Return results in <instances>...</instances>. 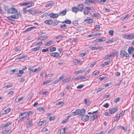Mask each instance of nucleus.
<instances>
[{"instance_id": "16", "label": "nucleus", "mask_w": 134, "mask_h": 134, "mask_svg": "<svg viewBox=\"0 0 134 134\" xmlns=\"http://www.w3.org/2000/svg\"><path fill=\"white\" fill-rule=\"evenodd\" d=\"M134 50V48L132 47H129L128 50V51L129 53V54H131L132 53Z\"/></svg>"}, {"instance_id": "59", "label": "nucleus", "mask_w": 134, "mask_h": 134, "mask_svg": "<svg viewBox=\"0 0 134 134\" xmlns=\"http://www.w3.org/2000/svg\"><path fill=\"white\" fill-rule=\"evenodd\" d=\"M34 94H32L28 98L27 100H30L32 98L33 96L34 95Z\"/></svg>"}, {"instance_id": "21", "label": "nucleus", "mask_w": 134, "mask_h": 134, "mask_svg": "<svg viewBox=\"0 0 134 134\" xmlns=\"http://www.w3.org/2000/svg\"><path fill=\"white\" fill-rule=\"evenodd\" d=\"M66 129V127H64L63 129H61L60 130V134H64L65 133Z\"/></svg>"}, {"instance_id": "19", "label": "nucleus", "mask_w": 134, "mask_h": 134, "mask_svg": "<svg viewBox=\"0 0 134 134\" xmlns=\"http://www.w3.org/2000/svg\"><path fill=\"white\" fill-rule=\"evenodd\" d=\"M94 1L92 0H86L84 2L86 4H89L92 3H93Z\"/></svg>"}, {"instance_id": "10", "label": "nucleus", "mask_w": 134, "mask_h": 134, "mask_svg": "<svg viewBox=\"0 0 134 134\" xmlns=\"http://www.w3.org/2000/svg\"><path fill=\"white\" fill-rule=\"evenodd\" d=\"M32 125L33 124L32 120H30L27 122L26 126L27 128H30L32 126Z\"/></svg>"}, {"instance_id": "12", "label": "nucleus", "mask_w": 134, "mask_h": 134, "mask_svg": "<svg viewBox=\"0 0 134 134\" xmlns=\"http://www.w3.org/2000/svg\"><path fill=\"white\" fill-rule=\"evenodd\" d=\"M25 115L24 116L27 118L29 117V115L27 113H26V112H23L21 113L19 115V116L20 117L21 116H23Z\"/></svg>"}, {"instance_id": "62", "label": "nucleus", "mask_w": 134, "mask_h": 134, "mask_svg": "<svg viewBox=\"0 0 134 134\" xmlns=\"http://www.w3.org/2000/svg\"><path fill=\"white\" fill-rule=\"evenodd\" d=\"M92 50H96V47L91 46L89 47Z\"/></svg>"}, {"instance_id": "38", "label": "nucleus", "mask_w": 134, "mask_h": 134, "mask_svg": "<svg viewBox=\"0 0 134 134\" xmlns=\"http://www.w3.org/2000/svg\"><path fill=\"white\" fill-rule=\"evenodd\" d=\"M13 85L12 84H11L10 85H7V86H5L3 87V88H9L11 87Z\"/></svg>"}, {"instance_id": "52", "label": "nucleus", "mask_w": 134, "mask_h": 134, "mask_svg": "<svg viewBox=\"0 0 134 134\" xmlns=\"http://www.w3.org/2000/svg\"><path fill=\"white\" fill-rule=\"evenodd\" d=\"M131 116L132 120L134 121V110L132 111L131 113Z\"/></svg>"}, {"instance_id": "33", "label": "nucleus", "mask_w": 134, "mask_h": 134, "mask_svg": "<svg viewBox=\"0 0 134 134\" xmlns=\"http://www.w3.org/2000/svg\"><path fill=\"white\" fill-rule=\"evenodd\" d=\"M62 23H65L66 24H70L71 23V22L70 20H65V21H63Z\"/></svg>"}, {"instance_id": "50", "label": "nucleus", "mask_w": 134, "mask_h": 134, "mask_svg": "<svg viewBox=\"0 0 134 134\" xmlns=\"http://www.w3.org/2000/svg\"><path fill=\"white\" fill-rule=\"evenodd\" d=\"M100 29V26L99 25H96L95 28V29L97 31L99 30Z\"/></svg>"}, {"instance_id": "9", "label": "nucleus", "mask_w": 134, "mask_h": 134, "mask_svg": "<svg viewBox=\"0 0 134 134\" xmlns=\"http://www.w3.org/2000/svg\"><path fill=\"white\" fill-rule=\"evenodd\" d=\"M50 55L51 56L56 58H58L59 56V53L57 52L51 53H50Z\"/></svg>"}, {"instance_id": "1", "label": "nucleus", "mask_w": 134, "mask_h": 134, "mask_svg": "<svg viewBox=\"0 0 134 134\" xmlns=\"http://www.w3.org/2000/svg\"><path fill=\"white\" fill-rule=\"evenodd\" d=\"M85 110L83 109H82L81 110L78 109L75 112H72L71 114L74 116L79 115L82 116L85 114Z\"/></svg>"}, {"instance_id": "13", "label": "nucleus", "mask_w": 134, "mask_h": 134, "mask_svg": "<svg viewBox=\"0 0 134 134\" xmlns=\"http://www.w3.org/2000/svg\"><path fill=\"white\" fill-rule=\"evenodd\" d=\"M59 16V15L58 14L52 13L50 14V17L53 18H57Z\"/></svg>"}, {"instance_id": "48", "label": "nucleus", "mask_w": 134, "mask_h": 134, "mask_svg": "<svg viewBox=\"0 0 134 134\" xmlns=\"http://www.w3.org/2000/svg\"><path fill=\"white\" fill-rule=\"evenodd\" d=\"M97 36V34H91L90 35H87V37H93L95 36Z\"/></svg>"}, {"instance_id": "35", "label": "nucleus", "mask_w": 134, "mask_h": 134, "mask_svg": "<svg viewBox=\"0 0 134 134\" xmlns=\"http://www.w3.org/2000/svg\"><path fill=\"white\" fill-rule=\"evenodd\" d=\"M84 71L83 70H80L79 71H76L74 72L75 74H78L80 73H83Z\"/></svg>"}, {"instance_id": "43", "label": "nucleus", "mask_w": 134, "mask_h": 134, "mask_svg": "<svg viewBox=\"0 0 134 134\" xmlns=\"http://www.w3.org/2000/svg\"><path fill=\"white\" fill-rule=\"evenodd\" d=\"M27 119V118L23 116V117L21 118L20 119H19L18 120V122H21V121L25 119Z\"/></svg>"}, {"instance_id": "32", "label": "nucleus", "mask_w": 134, "mask_h": 134, "mask_svg": "<svg viewBox=\"0 0 134 134\" xmlns=\"http://www.w3.org/2000/svg\"><path fill=\"white\" fill-rule=\"evenodd\" d=\"M60 27L63 30L66 29L67 28L66 25L65 24L60 26Z\"/></svg>"}, {"instance_id": "41", "label": "nucleus", "mask_w": 134, "mask_h": 134, "mask_svg": "<svg viewBox=\"0 0 134 134\" xmlns=\"http://www.w3.org/2000/svg\"><path fill=\"white\" fill-rule=\"evenodd\" d=\"M31 3V2H27L24 3H23L21 4L20 5H22V6L28 5L29 4Z\"/></svg>"}, {"instance_id": "55", "label": "nucleus", "mask_w": 134, "mask_h": 134, "mask_svg": "<svg viewBox=\"0 0 134 134\" xmlns=\"http://www.w3.org/2000/svg\"><path fill=\"white\" fill-rule=\"evenodd\" d=\"M124 111H122L121 113H120L118 115L119 116H120V118L124 115Z\"/></svg>"}, {"instance_id": "15", "label": "nucleus", "mask_w": 134, "mask_h": 134, "mask_svg": "<svg viewBox=\"0 0 134 134\" xmlns=\"http://www.w3.org/2000/svg\"><path fill=\"white\" fill-rule=\"evenodd\" d=\"M67 11L66 9L64 10L61 11L59 13V15L61 16L65 15Z\"/></svg>"}, {"instance_id": "17", "label": "nucleus", "mask_w": 134, "mask_h": 134, "mask_svg": "<svg viewBox=\"0 0 134 134\" xmlns=\"http://www.w3.org/2000/svg\"><path fill=\"white\" fill-rule=\"evenodd\" d=\"M85 77L84 76H82L80 77H78L76 78H75L73 80L74 81H76L82 79H85Z\"/></svg>"}, {"instance_id": "54", "label": "nucleus", "mask_w": 134, "mask_h": 134, "mask_svg": "<svg viewBox=\"0 0 134 134\" xmlns=\"http://www.w3.org/2000/svg\"><path fill=\"white\" fill-rule=\"evenodd\" d=\"M99 39H98L96 40H95L93 42V44H96V43H98V42H99Z\"/></svg>"}, {"instance_id": "26", "label": "nucleus", "mask_w": 134, "mask_h": 134, "mask_svg": "<svg viewBox=\"0 0 134 134\" xmlns=\"http://www.w3.org/2000/svg\"><path fill=\"white\" fill-rule=\"evenodd\" d=\"M72 12L76 13L77 12L79 11L77 8L75 7L72 8Z\"/></svg>"}, {"instance_id": "42", "label": "nucleus", "mask_w": 134, "mask_h": 134, "mask_svg": "<svg viewBox=\"0 0 134 134\" xmlns=\"http://www.w3.org/2000/svg\"><path fill=\"white\" fill-rule=\"evenodd\" d=\"M27 119V118L23 116V117L21 118L20 119H19L18 120V122H21V121L25 119Z\"/></svg>"}, {"instance_id": "20", "label": "nucleus", "mask_w": 134, "mask_h": 134, "mask_svg": "<svg viewBox=\"0 0 134 134\" xmlns=\"http://www.w3.org/2000/svg\"><path fill=\"white\" fill-rule=\"evenodd\" d=\"M70 78H66L63 80L62 82L63 83H68L70 80Z\"/></svg>"}, {"instance_id": "14", "label": "nucleus", "mask_w": 134, "mask_h": 134, "mask_svg": "<svg viewBox=\"0 0 134 134\" xmlns=\"http://www.w3.org/2000/svg\"><path fill=\"white\" fill-rule=\"evenodd\" d=\"M44 23L48 25H51L52 24L53 22L52 20H46L44 21Z\"/></svg>"}, {"instance_id": "22", "label": "nucleus", "mask_w": 134, "mask_h": 134, "mask_svg": "<svg viewBox=\"0 0 134 134\" xmlns=\"http://www.w3.org/2000/svg\"><path fill=\"white\" fill-rule=\"evenodd\" d=\"M53 42V41L51 40L49 41L46 42L45 43V45L46 46H49L52 44Z\"/></svg>"}, {"instance_id": "3", "label": "nucleus", "mask_w": 134, "mask_h": 134, "mask_svg": "<svg viewBox=\"0 0 134 134\" xmlns=\"http://www.w3.org/2000/svg\"><path fill=\"white\" fill-rule=\"evenodd\" d=\"M18 12L17 10L14 8H11L7 10V13L8 14H15Z\"/></svg>"}, {"instance_id": "23", "label": "nucleus", "mask_w": 134, "mask_h": 134, "mask_svg": "<svg viewBox=\"0 0 134 134\" xmlns=\"http://www.w3.org/2000/svg\"><path fill=\"white\" fill-rule=\"evenodd\" d=\"M19 14H18L11 15V17L12 18L14 19H18L19 18Z\"/></svg>"}, {"instance_id": "28", "label": "nucleus", "mask_w": 134, "mask_h": 134, "mask_svg": "<svg viewBox=\"0 0 134 134\" xmlns=\"http://www.w3.org/2000/svg\"><path fill=\"white\" fill-rule=\"evenodd\" d=\"M47 38V37L46 36H41L38 38V40L42 41L44 39H46Z\"/></svg>"}, {"instance_id": "6", "label": "nucleus", "mask_w": 134, "mask_h": 134, "mask_svg": "<svg viewBox=\"0 0 134 134\" xmlns=\"http://www.w3.org/2000/svg\"><path fill=\"white\" fill-rule=\"evenodd\" d=\"M78 11L82 12L83 9V4H79L77 5V7Z\"/></svg>"}, {"instance_id": "11", "label": "nucleus", "mask_w": 134, "mask_h": 134, "mask_svg": "<svg viewBox=\"0 0 134 134\" xmlns=\"http://www.w3.org/2000/svg\"><path fill=\"white\" fill-rule=\"evenodd\" d=\"M46 124V121L45 120L43 121H40L39 122L38 124V126H45Z\"/></svg>"}, {"instance_id": "29", "label": "nucleus", "mask_w": 134, "mask_h": 134, "mask_svg": "<svg viewBox=\"0 0 134 134\" xmlns=\"http://www.w3.org/2000/svg\"><path fill=\"white\" fill-rule=\"evenodd\" d=\"M120 116H118V115H117L114 118L113 121L115 122L116 121H117L120 119Z\"/></svg>"}, {"instance_id": "49", "label": "nucleus", "mask_w": 134, "mask_h": 134, "mask_svg": "<svg viewBox=\"0 0 134 134\" xmlns=\"http://www.w3.org/2000/svg\"><path fill=\"white\" fill-rule=\"evenodd\" d=\"M51 80H48L46 81L43 82V85H46L47 84V83H49L51 82Z\"/></svg>"}, {"instance_id": "46", "label": "nucleus", "mask_w": 134, "mask_h": 134, "mask_svg": "<svg viewBox=\"0 0 134 134\" xmlns=\"http://www.w3.org/2000/svg\"><path fill=\"white\" fill-rule=\"evenodd\" d=\"M43 44L42 42H38L36 43H34V44H35V45H41Z\"/></svg>"}, {"instance_id": "34", "label": "nucleus", "mask_w": 134, "mask_h": 134, "mask_svg": "<svg viewBox=\"0 0 134 134\" xmlns=\"http://www.w3.org/2000/svg\"><path fill=\"white\" fill-rule=\"evenodd\" d=\"M26 56V55H24L20 57H18L16 58V59L19 60L21 59H24L25 58Z\"/></svg>"}, {"instance_id": "24", "label": "nucleus", "mask_w": 134, "mask_h": 134, "mask_svg": "<svg viewBox=\"0 0 134 134\" xmlns=\"http://www.w3.org/2000/svg\"><path fill=\"white\" fill-rule=\"evenodd\" d=\"M11 110V109L10 108L7 109L3 111V114H5L8 113Z\"/></svg>"}, {"instance_id": "63", "label": "nucleus", "mask_w": 134, "mask_h": 134, "mask_svg": "<svg viewBox=\"0 0 134 134\" xmlns=\"http://www.w3.org/2000/svg\"><path fill=\"white\" fill-rule=\"evenodd\" d=\"M69 120V119L67 118L66 119H64L62 121V122L63 123H64L67 122Z\"/></svg>"}, {"instance_id": "57", "label": "nucleus", "mask_w": 134, "mask_h": 134, "mask_svg": "<svg viewBox=\"0 0 134 134\" xmlns=\"http://www.w3.org/2000/svg\"><path fill=\"white\" fill-rule=\"evenodd\" d=\"M27 8L26 7V6L23 9V11L24 13H26L27 10H26V9Z\"/></svg>"}, {"instance_id": "45", "label": "nucleus", "mask_w": 134, "mask_h": 134, "mask_svg": "<svg viewBox=\"0 0 134 134\" xmlns=\"http://www.w3.org/2000/svg\"><path fill=\"white\" fill-rule=\"evenodd\" d=\"M115 41V40H113V39H111V40H110L106 41V43H113Z\"/></svg>"}, {"instance_id": "31", "label": "nucleus", "mask_w": 134, "mask_h": 134, "mask_svg": "<svg viewBox=\"0 0 134 134\" xmlns=\"http://www.w3.org/2000/svg\"><path fill=\"white\" fill-rule=\"evenodd\" d=\"M27 12L31 14L34 15V10H32V9H30L27 10Z\"/></svg>"}, {"instance_id": "5", "label": "nucleus", "mask_w": 134, "mask_h": 134, "mask_svg": "<svg viewBox=\"0 0 134 134\" xmlns=\"http://www.w3.org/2000/svg\"><path fill=\"white\" fill-rule=\"evenodd\" d=\"M27 68V67L26 66L23 67L21 70L19 71V73L16 74V76L18 77H20L21 76L22 74L24 73L23 71L25 69Z\"/></svg>"}, {"instance_id": "44", "label": "nucleus", "mask_w": 134, "mask_h": 134, "mask_svg": "<svg viewBox=\"0 0 134 134\" xmlns=\"http://www.w3.org/2000/svg\"><path fill=\"white\" fill-rule=\"evenodd\" d=\"M64 75H62L58 80L59 82L60 81L63 79L64 78Z\"/></svg>"}, {"instance_id": "51", "label": "nucleus", "mask_w": 134, "mask_h": 134, "mask_svg": "<svg viewBox=\"0 0 134 134\" xmlns=\"http://www.w3.org/2000/svg\"><path fill=\"white\" fill-rule=\"evenodd\" d=\"M83 13L84 14H85L88 15L89 13V12L85 8Z\"/></svg>"}, {"instance_id": "4", "label": "nucleus", "mask_w": 134, "mask_h": 134, "mask_svg": "<svg viewBox=\"0 0 134 134\" xmlns=\"http://www.w3.org/2000/svg\"><path fill=\"white\" fill-rule=\"evenodd\" d=\"M120 55L122 58H123L124 57L128 58L129 57V55L128 53L124 50L121 51Z\"/></svg>"}, {"instance_id": "18", "label": "nucleus", "mask_w": 134, "mask_h": 134, "mask_svg": "<svg viewBox=\"0 0 134 134\" xmlns=\"http://www.w3.org/2000/svg\"><path fill=\"white\" fill-rule=\"evenodd\" d=\"M84 21L88 24H90L93 21V20L92 19H87L84 20Z\"/></svg>"}, {"instance_id": "47", "label": "nucleus", "mask_w": 134, "mask_h": 134, "mask_svg": "<svg viewBox=\"0 0 134 134\" xmlns=\"http://www.w3.org/2000/svg\"><path fill=\"white\" fill-rule=\"evenodd\" d=\"M31 2V3L30 4V5L26 6L27 8H30L34 5V3L32 2Z\"/></svg>"}, {"instance_id": "56", "label": "nucleus", "mask_w": 134, "mask_h": 134, "mask_svg": "<svg viewBox=\"0 0 134 134\" xmlns=\"http://www.w3.org/2000/svg\"><path fill=\"white\" fill-rule=\"evenodd\" d=\"M9 131V130H4L3 131V134H5L6 133L8 132Z\"/></svg>"}, {"instance_id": "27", "label": "nucleus", "mask_w": 134, "mask_h": 134, "mask_svg": "<svg viewBox=\"0 0 134 134\" xmlns=\"http://www.w3.org/2000/svg\"><path fill=\"white\" fill-rule=\"evenodd\" d=\"M36 27H29L26 29L25 31H24V32H26L29 31L31 30L32 29L35 28Z\"/></svg>"}, {"instance_id": "37", "label": "nucleus", "mask_w": 134, "mask_h": 134, "mask_svg": "<svg viewBox=\"0 0 134 134\" xmlns=\"http://www.w3.org/2000/svg\"><path fill=\"white\" fill-rule=\"evenodd\" d=\"M42 12L41 11H40L39 10L36 11L34 10V15H35L36 14H39L41 13Z\"/></svg>"}, {"instance_id": "36", "label": "nucleus", "mask_w": 134, "mask_h": 134, "mask_svg": "<svg viewBox=\"0 0 134 134\" xmlns=\"http://www.w3.org/2000/svg\"><path fill=\"white\" fill-rule=\"evenodd\" d=\"M73 24L75 26H77L78 25V23L77 21L75 20L72 22Z\"/></svg>"}, {"instance_id": "40", "label": "nucleus", "mask_w": 134, "mask_h": 134, "mask_svg": "<svg viewBox=\"0 0 134 134\" xmlns=\"http://www.w3.org/2000/svg\"><path fill=\"white\" fill-rule=\"evenodd\" d=\"M110 63V62L109 61L105 62H104V64H102V66H104L105 65H108Z\"/></svg>"}, {"instance_id": "53", "label": "nucleus", "mask_w": 134, "mask_h": 134, "mask_svg": "<svg viewBox=\"0 0 134 134\" xmlns=\"http://www.w3.org/2000/svg\"><path fill=\"white\" fill-rule=\"evenodd\" d=\"M103 10L105 12H109L110 11V10L109 9L106 8H104L103 9Z\"/></svg>"}, {"instance_id": "64", "label": "nucleus", "mask_w": 134, "mask_h": 134, "mask_svg": "<svg viewBox=\"0 0 134 134\" xmlns=\"http://www.w3.org/2000/svg\"><path fill=\"white\" fill-rule=\"evenodd\" d=\"M109 34L111 36H113V35L114 31L113 30H110L109 32Z\"/></svg>"}, {"instance_id": "60", "label": "nucleus", "mask_w": 134, "mask_h": 134, "mask_svg": "<svg viewBox=\"0 0 134 134\" xmlns=\"http://www.w3.org/2000/svg\"><path fill=\"white\" fill-rule=\"evenodd\" d=\"M128 16V15H126L125 16H124L122 17L121 18V19L122 20H123L126 19L127 18V17Z\"/></svg>"}, {"instance_id": "8", "label": "nucleus", "mask_w": 134, "mask_h": 134, "mask_svg": "<svg viewBox=\"0 0 134 134\" xmlns=\"http://www.w3.org/2000/svg\"><path fill=\"white\" fill-rule=\"evenodd\" d=\"M82 120L84 121H86L89 119V116L87 115H83L82 116Z\"/></svg>"}, {"instance_id": "7", "label": "nucleus", "mask_w": 134, "mask_h": 134, "mask_svg": "<svg viewBox=\"0 0 134 134\" xmlns=\"http://www.w3.org/2000/svg\"><path fill=\"white\" fill-rule=\"evenodd\" d=\"M118 110L117 107H115L109 110V112L111 114H113L115 113Z\"/></svg>"}, {"instance_id": "30", "label": "nucleus", "mask_w": 134, "mask_h": 134, "mask_svg": "<svg viewBox=\"0 0 134 134\" xmlns=\"http://www.w3.org/2000/svg\"><path fill=\"white\" fill-rule=\"evenodd\" d=\"M56 48L55 47H50L49 50L51 52H53L54 51H55L56 50Z\"/></svg>"}, {"instance_id": "25", "label": "nucleus", "mask_w": 134, "mask_h": 134, "mask_svg": "<svg viewBox=\"0 0 134 134\" xmlns=\"http://www.w3.org/2000/svg\"><path fill=\"white\" fill-rule=\"evenodd\" d=\"M54 4V3L52 1L47 4L45 5V7H48L52 5H53Z\"/></svg>"}, {"instance_id": "39", "label": "nucleus", "mask_w": 134, "mask_h": 134, "mask_svg": "<svg viewBox=\"0 0 134 134\" xmlns=\"http://www.w3.org/2000/svg\"><path fill=\"white\" fill-rule=\"evenodd\" d=\"M40 46H38L36 48H35L32 49V50L33 51H36L37 50H39L40 48Z\"/></svg>"}, {"instance_id": "61", "label": "nucleus", "mask_w": 134, "mask_h": 134, "mask_svg": "<svg viewBox=\"0 0 134 134\" xmlns=\"http://www.w3.org/2000/svg\"><path fill=\"white\" fill-rule=\"evenodd\" d=\"M99 42H104L105 41V39L104 38H99Z\"/></svg>"}, {"instance_id": "58", "label": "nucleus", "mask_w": 134, "mask_h": 134, "mask_svg": "<svg viewBox=\"0 0 134 134\" xmlns=\"http://www.w3.org/2000/svg\"><path fill=\"white\" fill-rule=\"evenodd\" d=\"M55 119V117L54 116L53 117H52V116H51L49 117V119L50 121H52L53 120Z\"/></svg>"}, {"instance_id": "2", "label": "nucleus", "mask_w": 134, "mask_h": 134, "mask_svg": "<svg viewBox=\"0 0 134 134\" xmlns=\"http://www.w3.org/2000/svg\"><path fill=\"white\" fill-rule=\"evenodd\" d=\"M123 38L126 39H131L134 38V35L131 34L127 35L125 34L123 35Z\"/></svg>"}]
</instances>
